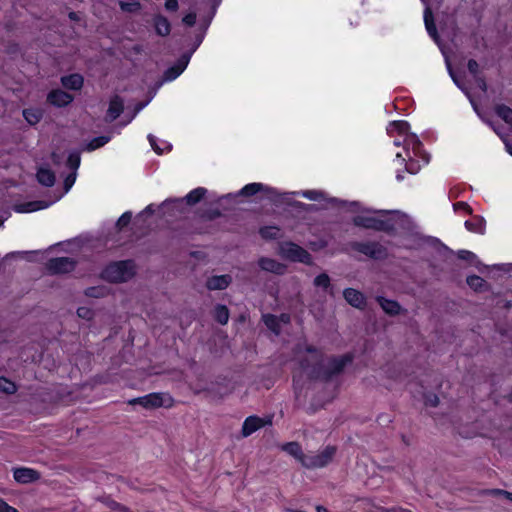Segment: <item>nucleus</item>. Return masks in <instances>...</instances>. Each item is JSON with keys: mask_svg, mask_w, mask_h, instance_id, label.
Segmentation results:
<instances>
[{"mask_svg": "<svg viewBox=\"0 0 512 512\" xmlns=\"http://www.w3.org/2000/svg\"><path fill=\"white\" fill-rule=\"evenodd\" d=\"M293 371L294 390H301L305 381L327 383L339 376L354 360V354L329 357L327 354H303Z\"/></svg>", "mask_w": 512, "mask_h": 512, "instance_id": "obj_1", "label": "nucleus"}, {"mask_svg": "<svg viewBox=\"0 0 512 512\" xmlns=\"http://www.w3.org/2000/svg\"><path fill=\"white\" fill-rule=\"evenodd\" d=\"M133 260H122L108 264L101 272L102 279L110 283L127 282L135 275Z\"/></svg>", "mask_w": 512, "mask_h": 512, "instance_id": "obj_2", "label": "nucleus"}, {"mask_svg": "<svg viewBox=\"0 0 512 512\" xmlns=\"http://www.w3.org/2000/svg\"><path fill=\"white\" fill-rule=\"evenodd\" d=\"M352 223L361 228L392 234L395 232V221L392 218H378L369 215H357Z\"/></svg>", "mask_w": 512, "mask_h": 512, "instance_id": "obj_3", "label": "nucleus"}, {"mask_svg": "<svg viewBox=\"0 0 512 512\" xmlns=\"http://www.w3.org/2000/svg\"><path fill=\"white\" fill-rule=\"evenodd\" d=\"M425 378L420 379L419 385L422 388V396L425 406L437 407L439 404V397L433 392L427 391L428 389H440L442 386V376L436 371H431L424 375Z\"/></svg>", "mask_w": 512, "mask_h": 512, "instance_id": "obj_4", "label": "nucleus"}, {"mask_svg": "<svg viewBox=\"0 0 512 512\" xmlns=\"http://www.w3.org/2000/svg\"><path fill=\"white\" fill-rule=\"evenodd\" d=\"M175 400L168 393L153 392L147 395L133 398L129 401L130 405H140L145 409H156L160 407L172 408Z\"/></svg>", "mask_w": 512, "mask_h": 512, "instance_id": "obj_5", "label": "nucleus"}, {"mask_svg": "<svg viewBox=\"0 0 512 512\" xmlns=\"http://www.w3.org/2000/svg\"><path fill=\"white\" fill-rule=\"evenodd\" d=\"M335 454L336 447L328 445L318 454L302 457V465L308 469L323 468L332 462Z\"/></svg>", "mask_w": 512, "mask_h": 512, "instance_id": "obj_6", "label": "nucleus"}, {"mask_svg": "<svg viewBox=\"0 0 512 512\" xmlns=\"http://www.w3.org/2000/svg\"><path fill=\"white\" fill-rule=\"evenodd\" d=\"M273 416H265L260 417L258 415H250L248 416L243 424L241 429V435L244 438H247L251 436L256 431L264 428L265 426H271L272 425Z\"/></svg>", "mask_w": 512, "mask_h": 512, "instance_id": "obj_7", "label": "nucleus"}, {"mask_svg": "<svg viewBox=\"0 0 512 512\" xmlns=\"http://www.w3.org/2000/svg\"><path fill=\"white\" fill-rule=\"evenodd\" d=\"M350 246L354 251L376 260L384 258L387 254L386 248L378 242H352Z\"/></svg>", "mask_w": 512, "mask_h": 512, "instance_id": "obj_8", "label": "nucleus"}, {"mask_svg": "<svg viewBox=\"0 0 512 512\" xmlns=\"http://www.w3.org/2000/svg\"><path fill=\"white\" fill-rule=\"evenodd\" d=\"M282 253L287 259L291 261L304 263L306 265L312 264L311 254L306 249L295 243H286L282 247Z\"/></svg>", "mask_w": 512, "mask_h": 512, "instance_id": "obj_9", "label": "nucleus"}, {"mask_svg": "<svg viewBox=\"0 0 512 512\" xmlns=\"http://www.w3.org/2000/svg\"><path fill=\"white\" fill-rule=\"evenodd\" d=\"M76 267V261L70 257L51 258L46 263V269L49 274H66L73 271Z\"/></svg>", "mask_w": 512, "mask_h": 512, "instance_id": "obj_10", "label": "nucleus"}, {"mask_svg": "<svg viewBox=\"0 0 512 512\" xmlns=\"http://www.w3.org/2000/svg\"><path fill=\"white\" fill-rule=\"evenodd\" d=\"M192 52L183 53L178 59L177 63L165 70L163 74L164 81H172L176 79L187 67Z\"/></svg>", "mask_w": 512, "mask_h": 512, "instance_id": "obj_11", "label": "nucleus"}, {"mask_svg": "<svg viewBox=\"0 0 512 512\" xmlns=\"http://www.w3.org/2000/svg\"><path fill=\"white\" fill-rule=\"evenodd\" d=\"M73 100V95L61 89H53L47 95V102L58 108L68 106Z\"/></svg>", "mask_w": 512, "mask_h": 512, "instance_id": "obj_12", "label": "nucleus"}, {"mask_svg": "<svg viewBox=\"0 0 512 512\" xmlns=\"http://www.w3.org/2000/svg\"><path fill=\"white\" fill-rule=\"evenodd\" d=\"M206 192H207V190L205 188L198 187V188L192 190L191 192H189L185 196V198H183V199L166 200V201H164L162 203V206L163 207H168L171 204H181L184 200L189 205H195V204H197L198 202H200L203 199V197L205 196Z\"/></svg>", "mask_w": 512, "mask_h": 512, "instance_id": "obj_13", "label": "nucleus"}, {"mask_svg": "<svg viewBox=\"0 0 512 512\" xmlns=\"http://www.w3.org/2000/svg\"><path fill=\"white\" fill-rule=\"evenodd\" d=\"M13 477L18 483L28 484L37 481L40 478V473L32 468L19 467L13 470Z\"/></svg>", "mask_w": 512, "mask_h": 512, "instance_id": "obj_14", "label": "nucleus"}, {"mask_svg": "<svg viewBox=\"0 0 512 512\" xmlns=\"http://www.w3.org/2000/svg\"><path fill=\"white\" fill-rule=\"evenodd\" d=\"M258 192L266 193L269 198H273L276 195V190L274 188L266 186L262 183L247 184L238 192V195L250 197L257 194Z\"/></svg>", "mask_w": 512, "mask_h": 512, "instance_id": "obj_15", "label": "nucleus"}, {"mask_svg": "<svg viewBox=\"0 0 512 512\" xmlns=\"http://www.w3.org/2000/svg\"><path fill=\"white\" fill-rule=\"evenodd\" d=\"M343 297L348 304L357 308L364 309L366 307V298L362 292L353 288H346L343 291Z\"/></svg>", "mask_w": 512, "mask_h": 512, "instance_id": "obj_16", "label": "nucleus"}, {"mask_svg": "<svg viewBox=\"0 0 512 512\" xmlns=\"http://www.w3.org/2000/svg\"><path fill=\"white\" fill-rule=\"evenodd\" d=\"M258 265L262 270L276 275H283L286 272V265L272 258L261 257L258 260Z\"/></svg>", "mask_w": 512, "mask_h": 512, "instance_id": "obj_17", "label": "nucleus"}, {"mask_svg": "<svg viewBox=\"0 0 512 512\" xmlns=\"http://www.w3.org/2000/svg\"><path fill=\"white\" fill-rule=\"evenodd\" d=\"M124 110L123 99L119 95H114L109 103V107L106 114V122H112L116 120Z\"/></svg>", "mask_w": 512, "mask_h": 512, "instance_id": "obj_18", "label": "nucleus"}, {"mask_svg": "<svg viewBox=\"0 0 512 512\" xmlns=\"http://www.w3.org/2000/svg\"><path fill=\"white\" fill-rule=\"evenodd\" d=\"M232 281L230 275H216L207 279L206 287L208 290H224L226 289Z\"/></svg>", "mask_w": 512, "mask_h": 512, "instance_id": "obj_19", "label": "nucleus"}, {"mask_svg": "<svg viewBox=\"0 0 512 512\" xmlns=\"http://www.w3.org/2000/svg\"><path fill=\"white\" fill-rule=\"evenodd\" d=\"M61 84L63 87L69 90L79 91L82 89L84 84V78L81 74L73 73L66 76H62Z\"/></svg>", "mask_w": 512, "mask_h": 512, "instance_id": "obj_20", "label": "nucleus"}, {"mask_svg": "<svg viewBox=\"0 0 512 512\" xmlns=\"http://www.w3.org/2000/svg\"><path fill=\"white\" fill-rule=\"evenodd\" d=\"M376 301L384 312L390 316H396L401 313V305L395 300L387 299L383 296H377Z\"/></svg>", "mask_w": 512, "mask_h": 512, "instance_id": "obj_21", "label": "nucleus"}, {"mask_svg": "<svg viewBox=\"0 0 512 512\" xmlns=\"http://www.w3.org/2000/svg\"><path fill=\"white\" fill-rule=\"evenodd\" d=\"M424 23L429 36L437 43H440V36L438 34L436 24L434 21L432 10L427 7L424 10Z\"/></svg>", "mask_w": 512, "mask_h": 512, "instance_id": "obj_22", "label": "nucleus"}, {"mask_svg": "<svg viewBox=\"0 0 512 512\" xmlns=\"http://www.w3.org/2000/svg\"><path fill=\"white\" fill-rule=\"evenodd\" d=\"M153 25L156 34L161 37L168 36L171 32V24L169 20L161 14H156L153 17Z\"/></svg>", "mask_w": 512, "mask_h": 512, "instance_id": "obj_23", "label": "nucleus"}, {"mask_svg": "<svg viewBox=\"0 0 512 512\" xmlns=\"http://www.w3.org/2000/svg\"><path fill=\"white\" fill-rule=\"evenodd\" d=\"M36 176L38 182L46 187L53 186L56 180L54 172L47 168H40Z\"/></svg>", "mask_w": 512, "mask_h": 512, "instance_id": "obj_24", "label": "nucleus"}, {"mask_svg": "<svg viewBox=\"0 0 512 512\" xmlns=\"http://www.w3.org/2000/svg\"><path fill=\"white\" fill-rule=\"evenodd\" d=\"M262 321L264 322L265 326L275 335H280L282 328L276 315L270 313L264 314L262 316Z\"/></svg>", "mask_w": 512, "mask_h": 512, "instance_id": "obj_25", "label": "nucleus"}, {"mask_svg": "<svg viewBox=\"0 0 512 512\" xmlns=\"http://www.w3.org/2000/svg\"><path fill=\"white\" fill-rule=\"evenodd\" d=\"M214 319L221 325H225L229 320V309L226 305L217 304L213 312Z\"/></svg>", "mask_w": 512, "mask_h": 512, "instance_id": "obj_26", "label": "nucleus"}, {"mask_svg": "<svg viewBox=\"0 0 512 512\" xmlns=\"http://www.w3.org/2000/svg\"><path fill=\"white\" fill-rule=\"evenodd\" d=\"M313 284L315 287H321L325 291H329L330 295H334L331 287V279L327 273H321L315 277Z\"/></svg>", "mask_w": 512, "mask_h": 512, "instance_id": "obj_27", "label": "nucleus"}, {"mask_svg": "<svg viewBox=\"0 0 512 512\" xmlns=\"http://www.w3.org/2000/svg\"><path fill=\"white\" fill-rule=\"evenodd\" d=\"M282 450L287 452L288 454L298 458L302 462V457H305L306 454H303L301 446L298 442H288L282 446Z\"/></svg>", "mask_w": 512, "mask_h": 512, "instance_id": "obj_28", "label": "nucleus"}, {"mask_svg": "<svg viewBox=\"0 0 512 512\" xmlns=\"http://www.w3.org/2000/svg\"><path fill=\"white\" fill-rule=\"evenodd\" d=\"M109 289L106 286H93L85 289L84 294L91 298H103L109 294Z\"/></svg>", "mask_w": 512, "mask_h": 512, "instance_id": "obj_29", "label": "nucleus"}, {"mask_svg": "<svg viewBox=\"0 0 512 512\" xmlns=\"http://www.w3.org/2000/svg\"><path fill=\"white\" fill-rule=\"evenodd\" d=\"M465 227L472 232L483 234L485 230V220L482 217H477L474 220H467Z\"/></svg>", "mask_w": 512, "mask_h": 512, "instance_id": "obj_30", "label": "nucleus"}, {"mask_svg": "<svg viewBox=\"0 0 512 512\" xmlns=\"http://www.w3.org/2000/svg\"><path fill=\"white\" fill-rule=\"evenodd\" d=\"M495 112L507 124H512V109L510 107L500 104L496 106Z\"/></svg>", "mask_w": 512, "mask_h": 512, "instance_id": "obj_31", "label": "nucleus"}, {"mask_svg": "<svg viewBox=\"0 0 512 512\" xmlns=\"http://www.w3.org/2000/svg\"><path fill=\"white\" fill-rule=\"evenodd\" d=\"M23 117L29 124L35 125L41 120L42 112L37 109H24Z\"/></svg>", "mask_w": 512, "mask_h": 512, "instance_id": "obj_32", "label": "nucleus"}, {"mask_svg": "<svg viewBox=\"0 0 512 512\" xmlns=\"http://www.w3.org/2000/svg\"><path fill=\"white\" fill-rule=\"evenodd\" d=\"M466 282L474 291H482L486 285V281L478 275L468 276Z\"/></svg>", "mask_w": 512, "mask_h": 512, "instance_id": "obj_33", "label": "nucleus"}, {"mask_svg": "<svg viewBox=\"0 0 512 512\" xmlns=\"http://www.w3.org/2000/svg\"><path fill=\"white\" fill-rule=\"evenodd\" d=\"M17 391L16 384L6 377H0V392L5 394H14Z\"/></svg>", "mask_w": 512, "mask_h": 512, "instance_id": "obj_34", "label": "nucleus"}, {"mask_svg": "<svg viewBox=\"0 0 512 512\" xmlns=\"http://www.w3.org/2000/svg\"><path fill=\"white\" fill-rule=\"evenodd\" d=\"M110 141V137L109 136H99V137H95L93 138L86 146V150L87 151H93V150H96L102 146H104L105 144H107L108 142Z\"/></svg>", "mask_w": 512, "mask_h": 512, "instance_id": "obj_35", "label": "nucleus"}, {"mask_svg": "<svg viewBox=\"0 0 512 512\" xmlns=\"http://www.w3.org/2000/svg\"><path fill=\"white\" fill-rule=\"evenodd\" d=\"M119 6L122 11L128 12V13L138 12V11H140V9L142 7L141 3L138 1H133V2L120 1Z\"/></svg>", "mask_w": 512, "mask_h": 512, "instance_id": "obj_36", "label": "nucleus"}, {"mask_svg": "<svg viewBox=\"0 0 512 512\" xmlns=\"http://www.w3.org/2000/svg\"><path fill=\"white\" fill-rule=\"evenodd\" d=\"M280 229L273 226H267L260 229V235L265 239H277Z\"/></svg>", "mask_w": 512, "mask_h": 512, "instance_id": "obj_37", "label": "nucleus"}, {"mask_svg": "<svg viewBox=\"0 0 512 512\" xmlns=\"http://www.w3.org/2000/svg\"><path fill=\"white\" fill-rule=\"evenodd\" d=\"M80 153L75 151L69 154L67 159V166L72 170V172H76L80 165Z\"/></svg>", "mask_w": 512, "mask_h": 512, "instance_id": "obj_38", "label": "nucleus"}, {"mask_svg": "<svg viewBox=\"0 0 512 512\" xmlns=\"http://www.w3.org/2000/svg\"><path fill=\"white\" fill-rule=\"evenodd\" d=\"M24 207H25L24 209H20L19 211L20 212H32V211L46 208L47 204H45L43 201H33V202L26 203L24 205Z\"/></svg>", "mask_w": 512, "mask_h": 512, "instance_id": "obj_39", "label": "nucleus"}, {"mask_svg": "<svg viewBox=\"0 0 512 512\" xmlns=\"http://www.w3.org/2000/svg\"><path fill=\"white\" fill-rule=\"evenodd\" d=\"M77 315L78 317L85 319V320H92L94 318V311L91 308L88 307H79L77 309Z\"/></svg>", "mask_w": 512, "mask_h": 512, "instance_id": "obj_40", "label": "nucleus"}, {"mask_svg": "<svg viewBox=\"0 0 512 512\" xmlns=\"http://www.w3.org/2000/svg\"><path fill=\"white\" fill-rule=\"evenodd\" d=\"M132 219V213L130 211L123 213L116 222V227L121 230L126 227Z\"/></svg>", "mask_w": 512, "mask_h": 512, "instance_id": "obj_41", "label": "nucleus"}, {"mask_svg": "<svg viewBox=\"0 0 512 512\" xmlns=\"http://www.w3.org/2000/svg\"><path fill=\"white\" fill-rule=\"evenodd\" d=\"M447 66H448V70H449V74L453 80V82L468 96L470 97V93L468 91V89L460 82V80L458 79V77L456 76V74L454 73V71L452 70V67L450 65L449 62H447Z\"/></svg>", "mask_w": 512, "mask_h": 512, "instance_id": "obj_42", "label": "nucleus"}, {"mask_svg": "<svg viewBox=\"0 0 512 512\" xmlns=\"http://www.w3.org/2000/svg\"><path fill=\"white\" fill-rule=\"evenodd\" d=\"M302 195L305 198L313 201H318L323 198V192L317 190H306L302 193Z\"/></svg>", "mask_w": 512, "mask_h": 512, "instance_id": "obj_43", "label": "nucleus"}, {"mask_svg": "<svg viewBox=\"0 0 512 512\" xmlns=\"http://www.w3.org/2000/svg\"><path fill=\"white\" fill-rule=\"evenodd\" d=\"M457 255L459 259L468 261L470 263H473L477 258L473 252L468 250H459Z\"/></svg>", "mask_w": 512, "mask_h": 512, "instance_id": "obj_44", "label": "nucleus"}, {"mask_svg": "<svg viewBox=\"0 0 512 512\" xmlns=\"http://www.w3.org/2000/svg\"><path fill=\"white\" fill-rule=\"evenodd\" d=\"M170 370L168 368L162 366H151L148 368L146 374L147 375H159L163 373H169Z\"/></svg>", "mask_w": 512, "mask_h": 512, "instance_id": "obj_45", "label": "nucleus"}, {"mask_svg": "<svg viewBox=\"0 0 512 512\" xmlns=\"http://www.w3.org/2000/svg\"><path fill=\"white\" fill-rule=\"evenodd\" d=\"M391 125L399 132L406 133L409 129V124L406 121H394Z\"/></svg>", "mask_w": 512, "mask_h": 512, "instance_id": "obj_46", "label": "nucleus"}, {"mask_svg": "<svg viewBox=\"0 0 512 512\" xmlns=\"http://www.w3.org/2000/svg\"><path fill=\"white\" fill-rule=\"evenodd\" d=\"M76 180V172H71L64 180V189L65 191H69V189L73 186Z\"/></svg>", "mask_w": 512, "mask_h": 512, "instance_id": "obj_47", "label": "nucleus"}, {"mask_svg": "<svg viewBox=\"0 0 512 512\" xmlns=\"http://www.w3.org/2000/svg\"><path fill=\"white\" fill-rule=\"evenodd\" d=\"M467 68L474 77L478 76L479 65L476 60L470 59L467 63Z\"/></svg>", "mask_w": 512, "mask_h": 512, "instance_id": "obj_48", "label": "nucleus"}, {"mask_svg": "<svg viewBox=\"0 0 512 512\" xmlns=\"http://www.w3.org/2000/svg\"><path fill=\"white\" fill-rule=\"evenodd\" d=\"M196 13L194 12H191V13H188L187 15H185L182 19V22L189 26V27H192L195 25L196 23Z\"/></svg>", "mask_w": 512, "mask_h": 512, "instance_id": "obj_49", "label": "nucleus"}, {"mask_svg": "<svg viewBox=\"0 0 512 512\" xmlns=\"http://www.w3.org/2000/svg\"><path fill=\"white\" fill-rule=\"evenodd\" d=\"M453 207H454L455 211L463 210V211L467 212L468 214L472 213L471 207L466 202H457L453 205Z\"/></svg>", "mask_w": 512, "mask_h": 512, "instance_id": "obj_50", "label": "nucleus"}, {"mask_svg": "<svg viewBox=\"0 0 512 512\" xmlns=\"http://www.w3.org/2000/svg\"><path fill=\"white\" fill-rule=\"evenodd\" d=\"M0 512H19L16 508L9 505L6 501L0 498Z\"/></svg>", "mask_w": 512, "mask_h": 512, "instance_id": "obj_51", "label": "nucleus"}, {"mask_svg": "<svg viewBox=\"0 0 512 512\" xmlns=\"http://www.w3.org/2000/svg\"><path fill=\"white\" fill-rule=\"evenodd\" d=\"M489 493L491 495H503L505 496L508 500L512 501V492H508L506 490H502V489H492L489 491Z\"/></svg>", "mask_w": 512, "mask_h": 512, "instance_id": "obj_52", "label": "nucleus"}, {"mask_svg": "<svg viewBox=\"0 0 512 512\" xmlns=\"http://www.w3.org/2000/svg\"><path fill=\"white\" fill-rule=\"evenodd\" d=\"M204 36H205V31H201L199 34L196 35L194 46L189 52H192V54H193L196 51V49L202 43Z\"/></svg>", "mask_w": 512, "mask_h": 512, "instance_id": "obj_53", "label": "nucleus"}, {"mask_svg": "<svg viewBox=\"0 0 512 512\" xmlns=\"http://www.w3.org/2000/svg\"><path fill=\"white\" fill-rule=\"evenodd\" d=\"M179 7V4H178V1L177 0H166L165 2V8L168 10V11H177Z\"/></svg>", "mask_w": 512, "mask_h": 512, "instance_id": "obj_54", "label": "nucleus"}, {"mask_svg": "<svg viewBox=\"0 0 512 512\" xmlns=\"http://www.w3.org/2000/svg\"><path fill=\"white\" fill-rule=\"evenodd\" d=\"M475 80H476V83H477L478 87L483 92H486L487 91V84H486L485 79L483 77L477 76V77H475Z\"/></svg>", "mask_w": 512, "mask_h": 512, "instance_id": "obj_55", "label": "nucleus"}, {"mask_svg": "<svg viewBox=\"0 0 512 512\" xmlns=\"http://www.w3.org/2000/svg\"><path fill=\"white\" fill-rule=\"evenodd\" d=\"M279 319V323L281 324H289L291 321V316L288 313H282L279 316H277Z\"/></svg>", "mask_w": 512, "mask_h": 512, "instance_id": "obj_56", "label": "nucleus"}, {"mask_svg": "<svg viewBox=\"0 0 512 512\" xmlns=\"http://www.w3.org/2000/svg\"><path fill=\"white\" fill-rule=\"evenodd\" d=\"M148 140L152 146V148L157 152V153H161V149L157 146L156 144V139L153 135H149L148 136Z\"/></svg>", "mask_w": 512, "mask_h": 512, "instance_id": "obj_57", "label": "nucleus"}, {"mask_svg": "<svg viewBox=\"0 0 512 512\" xmlns=\"http://www.w3.org/2000/svg\"><path fill=\"white\" fill-rule=\"evenodd\" d=\"M418 167L416 166V163L413 161H410V163L406 164V171L409 173H416Z\"/></svg>", "mask_w": 512, "mask_h": 512, "instance_id": "obj_58", "label": "nucleus"}, {"mask_svg": "<svg viewBox=\"0 0 512 512\" xmlns=\"http://www.w3.org/2000/svg\"><path fill=\"white\" fill-rule=\"evenodd\" d=\"M491 126H492L493 130H494V131H495V132H496V133L501 137V139H502V140H503V139H508V138H507V135H504V134L501 132L500 127L493 126L492 124H491Z\"/></svg>", "mask_w": 512, "mask_h": 512, "instance_id": "obj_59", "label": "nucleus"}, {"mask_svg": "<svg viewBox=\"0 0 512 512\" xmlns=\"http://www.w3.org/2000/svg\"><path fill=\"white\" fill-rule=\"evenodd\" d=\"M507 152L512 156V144L508 139H503Z\"/></svg>", "mask_w": 512, "mask_h": 512, "instance_id": "obj_60", "label": "nucleus"}, {"mask_svg": "<svg viewBox=\"0 0 512 512\" xmlns=\"http://www.w3.org/2000/svg\"><path fill=\"white\" fill-rule=\"evenodd\" d=\"M68 18L72 21H78L79 20V16L76 12L72 11V12H69L68 13Z\"/></svg>", "mask_w": 512, "mask_h": 512, "instance_id": "obj_61", "label": "nucleus"}, {"mask_svg": "<svg viewBox=\"0 0 512 512\" xmlns=\"http://www.w3.org/2000/svg\"><path fill=\"white\" fill-rule=\"evenodd\" d=\"M316 511H317V512H330L326 507L321 506V505H318V506L316 507Z\"/></svg>", "mask_w": 512, "mask_h": 512, "instance_id": "obj_62", "label": "nucleus"}, {"mask_svg": "<svg viewBox=\"0 0 512 512\" xmlns=\"http://www.w3.org/2000/svg\"><path fill=\"white\" fill-rule=\"evenodd\" d=\"M441 249L447 253V254H453V251L451 249H449L447 246H445L444 244H441Z\"/></svg>", "mask_w": 512, "mask_h": 512, "instance_id": "obj_63", "label": "nucleus"}, {"mask_svg": "<svg viewBox=\"0 0 512 512\" xmlns=\"http://www.w3.org/2000/svg\"><path fill=\"white\" fill-rule=\"evenodd\" d=\"M143 212L152 214L154 212L153 205H148Z\"/></svg>", "mask_w": 512, "mask_h": 512, "instance_id": "obj_64", "label": "nucleus"}]
</instances>
